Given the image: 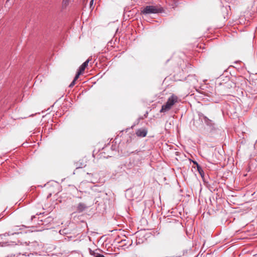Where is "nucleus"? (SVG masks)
Masks as SVG:
<instances>
[{
    "mask_svg": "<svg viewBox=\"0 0 257 257\" xmlns=\"http://www.w3.org/2000/svg\"><path fill=\"white\" fill-rule=\"evenodd\" d=\"M183 254H184V252H182V253L180 254L178 256L180 257V256H182Z\"/></svg>",
    "mask_w": 257,
    "mask_h": 257,
    "instance_id": "obj_13",
    "label": "nucleus"
},
{
    "mask_svg": "<svg viewBox=\"0 0 257 257\" xmlns=\"http://www.w3.org/2000/svg\"><path fill=\"white\" fill-rule=\"evenodd\" d=\"M147 134V131L145 128H141L136 132V135L140 137H145Z\"/></svg>",
    "mask_w": 257,
    "mask_h": 257,
    "instance_id": "obj_3",
    "label": "nucleus"
},
{
    "mask_svg": "<svg viewBox=\"0 0 257 257\" xmlns=\"http://www.w3.org/2000/svg\"><path fill=\"white\" fill-rule=\"evenodd\" d=\"M36 218L35 215H32V216H31V220H33L34 218Z\"/></svg>",
    "mask_w": 257,
    "mask_h": 257,
    "instance_id": "obj_11",
    "label": "nucleus"
},
{
    "mask_svg": "<svg viewBox=\"0 0 257 257\" xmlns=\"http://www.w3.org/2000/svg\"><path fill=\"white\" fill-rule=\"evenodd\" d=\"M203 118L205 122L208 124L209 121H210V119L207 117L206 116L202 115Z\"/></svg>",
    "mask_w": 257,
    "mask_h": 257,
    "instance_id": "obj_9",
    "label": "nucleus"
},
{
    "mask_svg": "<svg viewBox=\"0 0 257 257\" xmlns=\"http://www.w3.org/2000/svg\"><path fill=\"white\" fill-rule=\"evenodd\" d=\"M93 0H91V1L90 2V7H91V6L93 5Z\"/></svg>",
    "mask_w": 257,
    "mask_h": 257,
    "instance_id": "obj_10",
    "label": "nucleus"
},
{
    "mask_svg": "<svg viewBox=\"0 0 257 257\" xmlns=\"http://www.w3.org/2000/svg\"><path fill=\"white\" fill-rule=\"evenodd\" d=\"M86 0H84V2Z\"/></svg>",
    "mask_w": 257,
    "mask_h": 257,
    "instance_id": "obj_18",
    "label": "nucleus"
},
{
    "mask_svg": "<svg viewBox=\"0 0 257 257\" xmlns=\"http://www.w3.org/2000/svg\"><path fill=\"white\" fill-rule=\"evenodd\" d=\"M21 254L20 253H18L17 254V256H18V255H19V254Z\"/></svg>",
    "mask_w": 257,
    "mask_h": 257,
    "instance_id": "obj_15",
    "label": "nucleus"
},
{
    "mask_svg": "<svg viewBox=\"0 0 257 257\" xmlns=\"http://www.w3.org/2000/svg\"><path fill=\"white\" fill-rule=\"evenodd\" d=\"M80 206V204H79L78 206V207H79V206Z\"/></svg>",
    "mask_w": 257,
    "mask_h": 257,
    "instance_id": "obj_16",
    "label": "nucleus"
},
{
    "mask_svg": "<svg viewBox=\"0 0 257 257\" xmlns=\"http://www.w3.org/2000/svg\"><path fill=\"white\" fill-rule=\"evenodd\" d=\"M178 97L176 95L172 94L168 98L166 103L162 105L160 112L162 113L168 111L172 108L174 105L178 102Z\"/></svg>",
    "mask_w": 257,
    "mask_h": 257,
    "instance_id": "obj_1",
    "label": "nucleus"
},
{
    "mask_svg": "<svg viewBox=\"0 0 257 257\" xmlns=\"http://www.w3.org/2000/svg\"><path fill=\"white\" fill-rule=\"evenodd\" d=\"M9 1V0H7V2H8V1Z\"/></svg>",
    "mask_w": 257,
    "mask_h": 257,
    "instance_id": "obj_17",
    "label": "nucleus"
},
{
    "mask_svg": "<svg viewBox=\"0 0 257 257\" xmlns=\"http://www.w3.org/2000/svg\"><path fill=\"white\" fill-rule=\"evenodd\" d=\"M163 12V9L156 6H149L145 7L142 11L144 14H156Z\"/></svg>",
    "mask_w": 257,
    "mask_h": 257,
    "instance_id": "obj_2",
    "label": "nucleus"
},
{
    "mask_svg": "<svg viewBox=\"0 0 257 257\" xmlns=\"http://www.w3.org/2000/svg\"><path fill=\"white\" fill-rule=\"evenodd\" d=\"M80 75V66L77 69V72L72 82L69 84V87H72L75 84L76 80L79 78Z\"/></svg>",
    "mask_w": 257,
    "mask_h": 257,
    "instance_id": "obj_4",
    "label": "nucleus"
},
{
    "mask_svg": "<svg viewBox=\"0 0 257 257\" xmlns=\"http://www.w3.org/2000/svg\"><path fill=\"white\" fill-rule=\"evenodd\" d=\"M193 163L197 166V164H198L196 162L193 161Z\"/></svg>",
    "mask_w": 257,
    "mask_h": 257,
    "instance_id": "obj_14",
    "label": "nucleus"
},
{
    "mask_svg": "<svg viewBox=\"0 0 257 257\" xmlns=\"http://www.w3.org/2000/svg\"><path fill=\"white\" fill-rule=\"evenodd\" d=\"M27 244L30 246L29 249H35V248L38 245V243L37 241L26 242Z\"/></svg>",
    "mask_w": 257,
    "mask_h": 257,
    "instance_id": "obj_5",
    "label": "nucleus"
},
{
    "mask_svg": "<svg viewBox=\"0 0 257 257\" xmlns=\"http://www.w3.org/2000/svg\"><path fill=\"white\" fill-rule=\"evenodd\" d=\"M197 168L199 173L200 174L201 176L203 177L204 176V172L201 167L199 165V164H197Z\"/></svg>",
    "mask_w": 257,
    "mask_h": 257,
    "instance_id": "obj_7",
    "label": "nucleus"
},
{
    "mask_svg": "<svg viewBox=\"0 0 257 257\" xmlns=\"http://www.w3.org/2000/svg\"><path fill=\"white\" fill-rule=\"evenodd\" d=\"M4 217L3 214L2 213L0 214V220Z\"/></svg>",
    "mask_w": 257,
    "mask_h": 257,
    "instance_id": "obj_12",
    "label": "nucleus"
},
{
    "mask_svg": "<svg viewBox=\"0 0 257 257\" xmlns=\"http://www.w3.org/2000/svg\"><path fill=\"white\" fill-rule=\"evenodd\" d=\"M90 60V59H88L85 62H84L81 65V74L82 73V72L85 69V68L87 67L88 63L89 61Z\"/></svg>",
    "mask_w": 257,
    "mask_h": 257,
    "instance_id": "obj_6",
    "label": "nucleus"
},
{
    "mask_svg": "<svg viewBox=\"0 0 257 257\" xmlns=\"http://www.w3.org/2000/svg\"><path fill=\"white\" fill-rule=\"evenodd\" d=\"M70 0H63L62 1V7L63 8H66L69 4Z\"/></svg>",
    "mask_w": 257,
    "mask_h": 257,
    "instance_id": "obj_8",
    "label": "nucleus"
}]
</instances>
